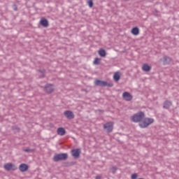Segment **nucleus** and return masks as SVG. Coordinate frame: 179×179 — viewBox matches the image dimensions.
Listing matches in <instances>:
<instances>
[{
    "mask_svg": "<svg viewBox=\"0 0 179 179\" xmlns=\"http://www.w3.org/2000/svg\"><path fill=\"white\" fill-rule=\"evenodd\" d=\"M145 117V113L140 111L134 115H133L131 117V120L133 122H139L141 124V122L144 120Z\"/></svg>",
    "mask_w": 179,
    "mask_h": 179,
    "instance_id": "1",
    "label": "nucleus"
},
{
    "mask_svg": "<svg viewBox=\"0 0 179 179\" xmlns=\"http://www.w3.org/2000/svg\"><path fill=\"white\" fill-rule=\"evenodd\" d=\"M155 122V120L150 117H144L141 122L138 124L140 128H148L149 125L153 124Z\"/></svg>",
    "mask_w": 179,
    "mask_h": 179,
    "instance_id": "2",
    "label": "nucleus"
},
{
    "mask_svg": "<svg viewBox=\"0 0 179 179\" xmlns=\"http://www.w3.org/2000/svg\"><path fill=\"white\" fill-rule=\"evenodd\" d=\"M103 129L110 134V132H113V129H114V122H108L103 124Z\"/></svg>",
    "mask_w": 179,
    "mask_h": 179,
    "instance_id": "3",
    "label": "nucleus"
},
{
    "mask_svg": "<svg viewBox=\"0 0 179 179\" xmlns=\"http://www.w3.org/2000/svg\"><path fill=\"white\" fill-rule=\"evenodd\" d=\"M3 167L6 171H10V170L15 171V170H17V166L12 163H7L4 164Z\"/></svg>",
    "mask_w": 179,
    "mask_h": 179,
    "instance_id": "4",
    "label": "nucleus"
},
{
    "mask_svg": "<svg viewBox=\"0 0 179 179\" xmlns=\"http://www.w3.org/2000/svg\"><path fill=\"white\" fill-rule=\"evenodd\" d=\"M94 85H96V86H101V87L108 86L109 87H112L113 86V83L110 84L106 81L100 80H96L94 81Z\"/></svg>",
    "mask_w": 179,
    "mask_h": 179,
    "instance_id": "5",
    "label": "nucleus"
},
{
    "mask_svg": "<svg viewBox=\"0 0 179 179\" xmlns=\"http://www.w3.org/2000/svg\"><path fill=\"white\" fill-rule=\"evenodd\" d=\"M44 90L45 92L48 93V94H50L52 93V92H54V90H55V87H54V85H52L51 84H48L45 85Z\"/></svg>",
    "mask_w": 179,
    "mask_h": 179,
    "instance_id": "6",
    "label": "nucleus"
},
{
    "mask_svg": "<svg viewBox=\"0 0 179 179\" xmlns=\"http://www.w3.org/2000/svg\"><path fill=\"white\" fill-rule=\"evenodd\" d=\"M122 98L124 99V100H125L126 101H131V100H132V99L134 98L132 96V95L128 92H125L122 94Z\"/></svg>",
    "mask_w": 179,
    "mask_h": 179,
    "instance_id": "7",
    "label": "nucleus"
},
{
    "mask_svg": "<svg viewBox=\"0 0 179 179\" xmlns=\"http://www.w3.org/2000/svg\"><path fill=\"white\" fill-rule=\"evenodd\" d=\"M19 170L21 173H26L29 170V166L27 164H21L19 166Z\"/></svg>",
    "mask_w": 179,
    "mask_h": 179,
    "instance_id": "8",
    "label": "nucleus"
},
{
    "mask_svg": "<svg viewBox=\"0 0 179 179\" xmlns=\"http://www.w3.org/2000/svg\"><path fill=\"white\" fill-rule=\"evenodd\" d=\"M65 117L68 118V120H73L75 118V115H73V113L71 110H66L64 113Z\"/></svg>",
    "mask_w": 179,
    "mask_h": 179,
    "instance_id": "9",
    "label": "nucleus"
},
{
    "mask_svg": "<svg viewBox=\"0 0 179 179\" xmlns=\"http://www.w3.org/2000/svg\"><path fill=\"white\" fill-rule=\"evenodd\" d=\"M80 155V149H75L71 150L73 157H79Z\"/></svg>",
    "mask_w": 179,
    "mask_h": 179,
    "instance_id": "10",
    "label": "nucleus"
},
{
    "mask_svg": "<svg viewBox=\"0 0 179 179\" xmlns=\"http://www.w3.org/2000/svg\"><path fill=\"white\" fill-rule=\"evenodd\" d=\"M121 79V73L120 71L115 72L113 75V80L115 82H118Z\"/></svg>",
    "mask_w": 179,
    "mask_h": 179,
    "instance_id": "11",
    "label": "nucleus"
},
{
    "mask_svg": "<svg viewBox=\"0 0 179 179\" xmlns=\"http://www.w3.org/2000/svg\"><path fill=\"white\" fill-rule=\"evenodd\" d=\"M66 131L65 129L62 128V127H59L57 129V135H60V136H64V135H65L66 134Z\"/></svg>",
    "mask_w": 179,
    "mask_h": 179,
    "instance_id": "12",
    "label": "nucleus"
},
{
    "mask_svg": "<svg viewBox=\"0 0 179 179\" xmlns=\"http://www.w3.org/2000/svg\"><path fill=\"white\" fill-rule=\"evenodd\" d=\"M76 164V162H63L62 166L64 167H71V166H74Z\"/></svg>",
    "mask_w": 179,
    "mask_h": 179,
    "instance_id": "13",
    "label": "nucleus"
},
{
    "mask_svg": "<svg viewBox=\"0 0 179 179\" xmlns=\"http://www.w3.org/2000/svg\"><path fill=\"white\" fill-rule=\"evenodd\" d=\"M40 23L43 27H48V20H45V18H42Z\"/></svg>",
    "mask_w": 179,
    "mask_h": 179,
    "instance_id": "14",
    "label": "nucleus"
},
{
    "mask_svg": "<svg viewBox=\"0 0 179 179\" xmlns=\"http://www.w3.org/2000/svg\"><path fill=\"white\" fill-rule=\"evenodd\" d=\"M131 33L134 36H138V34H139V28H138L136 27L132 28L131 31Z\"/></svg>",
    "mask_w": 179,
    "mask_h": 179,
    "instance_id": "15",
    "label": "nucleus"
},
{
    "mask_svg": "<svg viewBox=\"0 0 179 179\" xmlns=\"http://www.w3.org/2000/svg\"><path fill=\"white\" fill-rule=\"evenodd\" d=\"M142 69L145 72H149V71H150V69H152V67L150 66H149V64H145L143 65Z\"/></svg>",
    "mask_w": 179,
    "mask_h": 179,
    "instance_id": "16",
    "label": "nucleus"
},
{
    "mask_svg": "<svg viewBox=\"0 0 179 179\" xmlns=\"http://www.w3.org/2000/svg\"><path fill=\"white\" fill-rule=\"evenodd\" d=\"M98 54L100 55V57H106V50H104V49H100L98 51Z\"/></svg>",
    "mask_w": 179,
    "mask_h": 179,
    "instance_id": "17",
    "label": "nucleus"
},
{
    "mask_svg": "<svg viewBox=\"0 0 179 179\" xmlns=\"http://www.w3.org/2000/svg\"><path fill=\"white\" fill-rule=\"evenodd\" d=\"M68 157H53V162H61L62 160H66Z\"/></svg>",
    "mask_w": 179,
    "mask_h": 179,
    "instance_id": "18",
    "label": "nucleus"
},
{
    "mask_svg": "<svg viewBox=\"0 0 179 179\" xmlns=\"http://www.w3.org/2000/svg\"><path fill=\"white\" fill-rule=\"evenodd\" d=\"M163 62L164 64H170V62H171V59L170 57H164V59H162Z\"/></svg>",
    "mask_w": 179,
    "mask_h": 179,
    "instance_id": "19",
    "label": "nucleus"
},
{
    "mask_svg": "<svg viewBox=\"0 0 179 179\" xmlns=\"http://www.w3.org/2000/svg\"><path fill=\"white\" fill-rule=\"evenodd\" d=\"M171 106V101H166L164 103V108H170Z\"/></svg>",
    "mask_w": 179,
    "mask_h": 179,
    "instance_id": "20",
    "label": "nucleus"
},
{
    "mask_svg": "<svg viewBox=\"0 0 179 179\" xmlns=\"http://www.w3.org/2000/svg\"><path fill=\"white\" fill-rule=\"evenodd\" d=\"M110 171H112L113 174H115L117 173V170H118V168L117 166H112L110 168Z\"/></svg>",
    "mask_w": 179,
    "mask_h": 179,
    "instance_id": "21",
    "label": "nucleus"
},
{
    "mask_svg": "<svg viewBox=\"0 0 179 179\" xmlns=\"http://www.w3.org/2000/svg\"><path fill=\"white\" fill-rule=\"evenodd\" d=\"M68 154H57L55 155V157H66Z\"/></svg>",
    "mask_w": 179,
    "mask_h": 179,
    "instance_id": "22",
    "label": "nucleus"
},
{
    "mask_svg": "<svg viewBox=\"0 0 179 179\" xmlns=\"http://www.w3.org/2000/svg\"><path fill=\"white\" fill-rule=\"evenodd\" d=\"M100 59H99V58H95L94 59V64H95V65H99V64H100Z\"/></svg>",
    "mask_w": 179,
    "mask_h": 179,
    "instance_id": "23",
    "label": "nucleus"
},
{
    "mask_svg": "<svg viewBox=\"0 0 179 179\" xmlns=\"http://www.w3.org/2000/svg\"><path fill=\"white\" fill-rule=\"evenodd\" d=\"M131 179H137L138 178V173H133L131 176Z\"/></svg>",
    "mask_w": 179,
    "mask_h": 179,
    "instance_id": "24",
    "label": "nucleus"
},
{
    "mask_svg": "<svg viewBox=\"0 0 179 179\" xmlns=\"http://www.w3.org/2000/svg\"><path fill=\"white\" fill-rule=\"evenodd\" d=\"M87 3H88L90 8H93V1L92 0L88 1Z\"/></svg>",
    "mask_w": 179,
    "mask_h": 179,
    "instance_id": "25",
    "label": "nucleus"
},
{
    "mask_svg": "<svg viewBox=\"0 0 179 179\" xmlns=\"http://www.w3.org/2000/svg\"><path fill=\"white\" fill-rule=\"evenodd\" d=\"M95 179H101V176H96Z\"/></svg>",
    "mask_w": 179,
    "mask_h": 179,
    "instance_id": "26",
    "label": "nucleus"
},
{
    "mask_svg": "<svg viewBox=\"0 0 179 179\" xmlns=\"http://www.w3.org/2000/svg\"><path fill=\"white\" fill-rule=\"evenodd\" d=\"M24 152H30V150L29 149H25V150H24Z\"/></svg>",
    "mask_w": 179,
    "mask_h": 179,
    "instance_id": "27",
    "label": "nucleus"
},
{
    "mask_svg": "<svg viewBox=\"0 0 179 179\" xmlns=\"http://www.w3.org/2000/svg\"><path fill=\"white\" fill-rule=\"evenodd\" d=\"M124 1H128V0H124Z\"/></svg>",
    "mask_w": 179,
    "mask_h": 179,
    "instance_id": "28",
    "label": "nucleus"
}]
</instances>
